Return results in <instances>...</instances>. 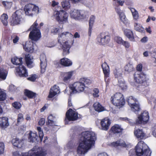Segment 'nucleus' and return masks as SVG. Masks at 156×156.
I'll return each instance as SVG.
<instances>
[{
	"instance_id": "1",
	"label": "nucleus",
	"mask_w": 156,
	"mask_h": 156,
	"mask_svg": "<svg viewBox=\"0 0 156 156\" xmlns=\"http://www.w3.org/2000/svg\"><path fill=\"white\" fill-rule=\"evenodd\" d=\"M80 137V142L77 147V153L79 156H84L94 146L96 136L94 132L86 131L82 132Z\"/></svg>"
},
{
	"instance_id": "2",
	"label": "nucleus",
	"mask_w": 156,
	"mask_h": 156,
	"mask_svg": "<svg viewBox=\"0 0 156 156\" xmlns=\"http://www.w3.org/2000/svg\"><path fill=\"white\" fill-rule=\"evenodd\" d=\"M73 37V35L68 32H63L59 34L58 41L62 46L63 55H66L69 53V49L71 45L73 43L70 40Z\"/></svg>"
},
{
	"instance_id": "3",
	"label": "nucleus",
	"mask_w": 156,
	"mask_h": 156,
	"mask_svg": "<svg viewBox=\"0 0 156 156\" xmlns=\"http://www.w3.org/2000/svg\"><path fill=\"white\" fill-rule=\"evenodd\" d=\"M137 156H151V152L148 146L143 141L139 142L135 147ZM133 151L130 150L129 152V156H136Z\"/></svg>"
},
{
	"instance_id": "4",
	"label": "nucleus",
	"mask_w": 156,
	"mask_h": 156,
	"mask_svg": "<svg viewBox=\"0 0 156 156\" xmlns=\"http://www.w3.org/2000/svg\"><path fill=\"white\" fill-rule=\"evenodd\" d=\"M134 79L136 82L140 84L137 87V89L143 92L145 87L147 86L146 75L143 73L136 71L134 74Z\"/></svg>"
},
{
	"instance_id": "5",
	"label": "nucleus",
	"mask_w": 156,
	"mask_h": 156,
	"mask_svg": "<svg viewBox=\"0 0 156 156\" xmlns=\"http://www.w3.org/2000/svg\"><path fill=\"white\" fill-rule=\"evenodd\" d=\"M38 25L37 23L35 22L31 26L29 30H31L29 35V37L32 40L37 41L41 37V33L40 30L37 28V26Z\"/></svg>"
},
{
	"instance_id": "6",
	"label": "nucleus",
	"mask_w": 156,
	"mask_h": 156,
	"mask_svg": "<svg viewBox=\"0 0 156 156\" xmlns=\"http://www.w3.org/2000/svg\"><path fill=\"white\" fill-rule=\"evenodd\" d=\"M111 100L113 104L119 108L122 107L125 104V101L122 94L116 93L112 96Z\"/></svg>"
},
{
	"instance_id": "7",
	"label": "nucleus",
	"mask_w": 156,
	"mask_h": 156,
	"mask_svg": "<svg viewBox=\"0 0 156 156\" xmlns=\"http://www.w3.org/2000/svg\"><path fill=\"white\" fill-rule=\"evenodd\" d=\"M22 156H44L46 153L42 148L34 147L28 152L21 153Z\"/></svg>"
},
{
	"instance_id": "8",
	"label": "nucleus",
	"mask_w": 156,
	"mask_h": 156,
	"mask_svg": "<svg viewBox=\"0 0 156 156\" xmlns=\"http://www.w3.org/2000/svg\"><path fill=\"white\" fill-rule=\"evenodd\" d=\"M24 10L26 15L33 16L39 13V7L34 4H29L25 5Z\"/></svg>"
},
{
	"instance_id": "9",
	"label": "nucleus",
	"mask_w": 156,
	"mask_h": 156,
	"mask_svg": "<svg viewBox=\"0 0 156 156\" xmlns=\"http://www.w3.org/2000/svg\"><path fill=\"white\" fill-rule=\"evenodd\" d=\"M23 11L21 9L17 10L12 15L10 19V23L12 26L20 23L22 20V15Z\"/></svg>"
},
{
	"instance_id": "10",
	"label": "nucleus",
	"mask_w": 156,
	"mask_h": 156,
	"mask_svg": "<svg viewBox=\"0 0 156 156\" xmlns=\"http://www.w3.org/2000/svg\"><path fill=\"white\" fill-rule=\"evenodd\" d=\"M71 18L76 20L85 19L86 17V12L84 10L73 9L69 13Z\"/></svg>"
},
{
	"instance_id": "11",
	"label": "nucleus",
	"mask_w": 156,
	"mask_h": 156,
	"mask_svg": "<svg viewBox=\"0 0 156 156\" xmlns=\"http://www.w3.org/2000/svg\"><path fill=\"white\" fill-rule=\"evenodd\" d=\"M55 19L59 23H64L68 21L69 15L63 10L57 11L54 15Z\"/></svg>"
},
{
	"instance_id": "12",
	"label": "nucleus",
	"mask_w": 156,
	"mask_h": 156,
	"mask_svg": "<svg viewBox=\"0 0 156 156\" xmlns=\"http://www.w3.org/2000/svg\"><path fill=\"white\" fill-rule=\"evenodd\" d=\"M84 86L80 80L70 85V88L71 90V94H75L77 92L83 91L84 89Z\"/></svg>"
},
{
	"instance_id": "13",
	"label": "nucleus",
	"mask_w": 156,
	"mask_h": 156,
	"mask_svg": "<svg viewBox=\"0 0 156 156\" xmlns=\"http://www.w3.org/2000/svg\"><path fill=\"white\" fill-rule=\"evenodd\" d=\"M127 101L132 111L135 112L139 110V105L138 101L136 98L132 96L129 97L127 98Z\"/></svg>"
},
{
	"instance_id": "14",
	"label": "nucleus",
	"mask_w": 156,
	"mask_h": 156,
	"mask_svg": "<svg viewBox=\"0 0 156 156\" xmlns=\"http://www.w3.org/2000/svg\"><path fill=\"white\" fill-rule=\"evenodd\" d=\"M78 118V113L70 108L66 113L65 123L66 124H68V121H75L77 120Z\"/></svg>"
},
{
	"instance_id": "15",
	"label": "nucleus",
	"mask_w": 156,
	"mask_h": 156,
	"mask_svg": "<svg viewBox=\"0 0 156 156\" xmlns=\"http://www.w3.org/2000/svg\"><path fill=\"white\" fill-rule=\"evenodd\" d=\"M110 41L109 35L105 33H101L98 35L96 38L97 43L99 44L105 45L108 44Z\"/></svg>"
},
{
	"instance_id": "16",
	"label": "nucleus",
	"mask_w": 156,
	"mask_h": 156,
	"mask_svg": "<svg viewBox=\"0 0 156 156\" xmlns=\"http://www.w3.org/2000/svg\"><path fill=\"white\" fill-rule=\"evenodd\" d=\"M149 119V116L148 112L145 111L138 117L136 122L137 124H145L148 121Z\"/></svg>"
},
{
	"instance_id": "17",
	"label": "nucleus",
	"mask_w": 156,
	"mask_h": 156,
	"mask_svg": "<svg viewBox=\"0 0 156 156\" xmlns=\"http://www.w3.org/2000/svg\"><path fill=\"white\" fill-rule=\"evenodd\" d=\"M16 74L21 77H27L28 76V73L25 67L20 65L16 68Z\"/></svg>"
},
{
	"instance_id": "18",
	"label": "nucleus",
	"mask_w": 156,
	"mask_h": 156,
	"mask_svg": "<svg viewBox=\"0 0 156 156\" xmlns=\"http://www.w3.org/2000/svg\"><path fill=\"white\" fill-rule=\"evenodd\" d=\"M103 71L105 75V80L106 82L109 81V75L110 74V69L109 66L106 62H105L101 65Z\"/></svg>"
},
{
	"instance_id": "19",
	"label": "nucleus",
	"mask_w": 156,
	"mask_h": 156,
	"mask_svg": "<svg viewBox=\"0 0 156 156\" xmlns=\"http://www.w3.org/2000/svg\"><path fill=\"white\" fill-rule=\"evenodd\" d=\"M40 60L41 72V73H43L45 71L47 64L46 57L44 54H42L40 56Z\"/></svg>"
},
{
	"instance_id": "20",
	"label": "nucleus",
	"mask_w": 156,
	"mask_h": 156,
	"mask_svg": "<svg viewBox=\"0 0 156 156\" xmlns=\"http://www.w3.org/2000/svg\"><path fill=\"white\" fill-rule=\"evenodd\" d=\"M111 123V121L107 117L102 119L101 122L102 129L107 130L108 129Z\"/></svg>"
},
{
	"instance_id": "21",
	"label": "nucleus",
	"mask_w": 156,
	"mask_h": 156,
	"mask_svg": "<svg viewBox=\"0 0 156 156\" xmlns=\"http://www.w3.org/2000/svg\"><path fill=\"white\" fill-rule=\"evenodd\" d=\"M23 49L27 52L32 53L34 51L33 43L32 41L26 42L23 45Z\"/></svg>"
},
{
	"instance_id": "22",
	"label": "nucleus",
	"mask_w": 156,
	"mask_h": 156,
	"mask_svg": "<svg viewBox=\"0 0 156 156\" xmlns=\"http://www.w3.org/2000/svg\"><path fill=\"white\" fill-rule=\"evenodd\" d=\"M59 89L58 87L56 85H55L51 88L48 97V98H51L56 94H59Z\"/></svg>"
},
{
	"instance_id": "23",
	"label": "nucleus",
	"mask_w": 156,
	"mask_h": 156,
	"mask_svg": "<svg viewBox=\"0 0 156 156\" xmlns=\"http://www.w3.org/2000/svg\"><path fill=\"white\" fill-rule=\"evenodd\" d=\"M60 63L62 66L65 67L71 66L73 64L72 61L66 58L61 59L60 61Z\"/></svg>"
},
{
	"instance_id": "24",
	"label": "nucleus",
	"mask_w": 156,
	"mask_h": 156,
	"mask_svg": "<svg viewBox=\"0 0 156 156\" xmlns=\"http://www.w3.org/2000/svg\"><path fill=\"white\" fill-rule=\"evenodd\" d=\"M25 59L26 63L28 67L31 68L34 66L33 57L31 56L30 54H28L25 55Z\"/></svg>"
},
{
	"instance_id": "25",
	"label": "nucleus",
	"mask_w": 156,
	"mask_h": 156,
	"mask_svg": "<svg viewBox=\"0 0 156 156\" xmlns=\"http://www.w3.org/2000/svg\"><path fill=\"white\" fill-rule=\"evenodd\" d=\"M134 134L138 139H143L145 138L146 135L142 129H137L134 130Z\"/></svg>"
},
{
	"instance_id": "26",
	"label": "nucleus",
	"mask_w": 156,
	"mask_h": 156,
	"mask_svg": "<svg viewBox=\"0 0 156 156\" xmlns=\"http://www.w3.org/2000/svg\"><path fill=\"white\" fill-rule=\"evenodd\" d=\"M125 35L131 41H134L135 39L133 31L128 29H126L124 30Z\"/></svg>"
},
{
	"instance_id": "27",
	"label": "nucleus",
	"mask_w": 156,
	"mask_h": 156,
	"mask_svg": "<svg viewBox=\"0 0 156 156\" xmlns=\"http://www.w3.org/2000/svg\"><path fill=\"white\" fill-rule=\"evenodd\" d=\"M9 125L8 119L5 117H0V126L3 128H7Z\"/></svg>"
},
{
	"instance_id": "28",
	"label": "nucleus",
	"mask_w": 156,
	"mask_h": 156,
	"mask_svg": "<svg viewBox=\"0 0 156 156\" xmlns=\"http://www.w3.org/2000/svg\"><path fill=\"white\" fill-rule=\"evenodd\" d=\"M12 142L13 145L18 148H21L23 145V140H20L17 138L13 139Z\"/></svg>"
},
{
	"instance_id": "29",
	"label": "nucleus",
	"mask_w": 156,
	"mask_h": 156,
	"mask_svg": "<svg viewBox=\"0 0 156 156\" xmlns=\"http://www.w3.org/2000/svg\"><path fill=\"white\" fill-rule=\"evenodd\" d=\"M38 138L35 133L30 132L29 134L28 140L30 142H36L38 141Z\"/></svg>"
},
{
	"instance_id": "30",
	"label": "nucleus",
	"mask_w": 156,
	"mask_h": 156,
	"mask_svg": "<svg viewBox=\"0 0 156 156\" xmlns=\"http://www.w3.org/2000/svg\"><path fill=\"white\" fill-rule=\"evenodd\" d=\"M74 72L70 71L68 72L64 73H63V80L67 82L69 80L73 75Z\"/></svg>"
},
{
	"instance_id": "31",
	"label": "nucleus",
	"mask_w": 156,
	"mask_h": 156,
	"mask_svg": "<svg viewBox=\"0 0 156 156\" xmlns=\"http://www.w3.org/2000/svg\"><path fill=\"white\" fill-rule=\"evenodd\" d=\"M122 69L121 68H116L114 71V73L115 78H119V79H122Z\"/></svg>"
},
{
	"instance_id": "32",
	"label": "nucleus",
	"mask_w": 156,
	"mask_h": 156,
	"mask_svg": "<svg viewBox=\"0 0 156 156\" xmlns=\"http://www.w3.org/2000/svg\"><path fill=\"white\" fill-rule=\"evenodd\" d=\"M95 19V16H91L90 18L89 21V28L88 34L89 36H90L92 31V29L94 23Z\"/></svg>"
},
{
	"instance_id": "33",
	"label": "nucleus",
	"mask_w": 156,
	"mask_h": 156,
	"mask_svg": "<svg viewBox=\"0 0 156 156\" xmlns=\"http://www.w3.org/2000/svg\"><path fill=\"white\" fill-rule=\"evenodd\" d=\"M22 58H18L17 57H14L11 59V62L14 65H22Z\"/></svg>"
},
{
	"instance_id": "34",
	"label": "nucleus",
	"mask_w": 156,
	"mask_h": 156,
	"mask_svg": "<svg viewBox=\"0 0 156 156\" xmlns=\"http://www.w3.org/2000/svg\"><path fill=\"white\" fill-rule=\"evenodd\" d=\"M95 110L98 112H101L104 110V107L98 102H96L93 105Z\"/></svg>"
},
{
	"instance_id": "35",
	"label": "nucleus",
	"mask_w": 156,
	"mask_h": 156,
	"mask_svg": "<svg viewBox=\"0 0 156 156\" xmlns=\"http://www.w3.org/2000/svg\"><path fill=\"white\" fill-rule=\"evenodd\" d=\"M112 145L114 147L120 146L122 147H126V143L122 140H120L113 142L112 143Z\"/></svg>"
},
{
	"instance_id": "36",
	"label": "nucleus",
	"mask_w": 156,
	"mask_h": 156,
	"mask_svg": "<svg viewBox=\"0 0 156 156\" xmlns=\"http://www.w3.org/2000/svg\"><path fill=\"white\" fill-rule=\"evenodd\" d=\"M62 8L65 10H68L70 7V5L69 1L63 0L61 2Z\"/></svg>"
},
{
	"instance_id": "37",
	"label": "nucleus",
	"mask_w": 156,
	"mask_h": 156,
	"mask_svg": "<svg viewBox=\"0 0 156 156\" xmlns=\"http://www.w3.org/2000/svg\"><path fill=\"white\" fill-rule=\"evenodd\" d=\"M111 130L114 133H119L121 132L122 129L118 125H115L111 128Z\"/></svg>"
},
{
	"instance_id": "38",
	"label": "nucleus",
	"mask_w": 156,
	"mask_h": 156,
	"mask_svg": "<svg viewBox=\"0 0 156 156\" xmlns=\"http://www.w3.org/2000/svg\"><path fill=\"white\" fill-rule=\"evenodd\" d=\"M8 72L6 70L3 69H0V78L2 80H5L7 75Z\"/></svg>"
},
{
	"instance_id": "39",
	"label": "nucleus",
	"mask_w": 156,
	"mask_h": 156,
	"mask_svg": "<svg viewBox=\"0 0 156 156\" xmlns=\"http://www.w3.org/2000/svg\"><path fill=\"white\" fill-rule=\"evenodd\" d=\"M119 86L123 90H125L127 88V85L126 84L125 82L123 79L118 80Z\"/></svg>"
},
{
	"instance_id": "40",
	"label": "nucleus",
	"mask_w": 156,
	"mask_h": 156,
	"mask_svg": "<svg viewBox=\"0 0 156 156\" xmlns=\"http://www.w3.org/2000/svg\"><path fill=\"white\" fill-rule=\"evenodd\" d=\"M134 29L137 31L140 32H143L144 31V28L139 24L135 23L134 24Z\"/></svg>"
},
{
	"instance_id": "41",
	"label": "nucleus",
	"mask_w": 156,
	"mask_h": 156,
	"mask_svg": "<svg viewBox=\"0 0 156 156\" xmlns=\"http://www.w3.org/2000/svg\"><path fill=\"white\" fill-rule=\"evenodd\" d=\"M125 70L126 72H130L133 70V67L132 64L129 62L127 64L125 67Z\"/></svg>"
},
{
	"instance_id": "42",
	"label": "nucleus",
	"mask_w": 156,
	"mask_h": 156,
	"mask_svg": "<svg viewBox=\"0 0 156 156\" xmlns=\"http://www.w3.org/2000/svg\"><path fill=\"white\" fill-rule=\"evenodd\" d=\"M8 19V16L6 14H3L1 16V20L3 24L5 26H7V25Z\"/></svg>"
},
{
	"instance_id": "43",
	"label": "nucleus",
	"mask_w": 156,
	"mask_h": 156,
	"mask_svg": "<svg viewBox=\"0 0 156 156\" xmlns=\"http://www.w3.org/2000/svg\"><path fill=\"white\" fill-rule=\"evenodd\" d=\"M80 80L82 83L84 85L85 87L86 85L89 84L91 83L90 80L86 78H81Z\"/></svg>"
},
{
	"instance_id": "44",
	"label": "nucleus",
	"mask_w": 156,
	"mask_h": 156,
	"mask_svg": "<svg viewBox=\"0 0 156 156\" xmlns=\"http://www.w3.org/2000/svg\"><path fill=\"white\" fill-rule=\"evenodd\" d=\"M25 95L29 98H33L35 96V94L28 90H26L25 92Z\"/></svg>"
},
{
	"instance_id": "45",
	"label": "nucleus",
	"mask_w": 156,
	"mask_h": 156,
	"mask_svg": "<svg viewBox=\"0 0 156 156\" xmlns=\"http://www.w3.org/2000/svg\"><path fill=\"white\" fill-rule=\"evenodd\" d=\"M37 129L38 132L39 138L41 141H42L44 136L43 132L41 128L40 127H37Z\"/></svg>"
},
{
	"instance_id": "46",
	"label": "nucleus",
	"mask_w": 156,
	"mask_h": 156,
	"mask_svg": "<svg viewBox=\"0 0 156 156\" xmlns=\"http://www.w3.org/2000/svg\"><path fill=\"white\" fill-rule=\"evenodd\" d=\"M115 41L118 44H122L124 41L121 37L116 36L114 37Z\"/></svg>"
},
{
	"instance_id": "47",
	"label": "nucleus",
	"mask_w": 156,
	"mask_h": 156,
	"mask_svg": "<svg viewBox=\"0 0 156 156\" xmlns=\"http://www.w3.org/2000/svg\"><path fill=\"white\" fill-rule=\"evenodd\" d=\"M6 97L5 93L0 90V100L4 101Z\"/></svg>"
},
{
	"instance_id": "48",
	"label": "nucleus",
	"mask_w": 156,
	"mask_h": 156,
	"mask_svg": "<svg viewBox=\"0 0 156 156\" xmlns=\"http://www.w3.org/2000/svg\"><path fill=\"white\" fill-rule=\"evenodd\" d=\"M3 5L4 7L7 9L10 8L11 6V2H8L6 1H3L2 2Z\"/></svg>"
},
{
	"instance_id": "49",
	"label": "nucleus",
	"mask_w": 156,
	"mask_h": 156,
	"mask_svg": "<svg viewBox=\"0 0 156 156\" xmlns=\"http://www.w3.org/2000/svg\"><path fill=\"white\" fill-rule=\"evenodd\" d=\"M24 120L23 117V115L22 113H20L18 114V118L17 119V122L18 123L20 122L23 121Z\"/></svg>"
},
{
	"instance_id": "50",
	"label": "nucleus",
	"mask_w": 156,
	"mask_h": 156,
	"mask_svg": "<svg viewBox=\"0 0 156 156\" xmlns=\"http://www.w3.org/2000/svg\"><path fill=\"white\" fill-rule=\"evenodd\" d=\"M12 105L16 109H19L21 107V105L20 104L17 102L14 103L12 104Z\"/></svg>"
},
{
	"instance_id": "51",
	"label": "nucleus",
	"mask_w": 156,
	"mask_h": 156,
	"mask_svg": "<svg viewBox=\"0 0 156 156\" xmlns=\"http://www.w3.org/2000/svg\"><path fill=\"white\" fill-rule=\"evenodd\" d=\"M37 77V76L36 74L32 75L30 77L28 78V80L32 81H34Z\"/></svg>"
},
{
	"instance_id": "52",
	"label": "nucleus",
	"mask_w": 156,
	"mask_h": 156,
	"mask_svg": "<svg viewBox=\"0 0 156 156\" xmlns=\"http://www.w3.org/2000/svg\"><path fill=\"white\" fill-rule=\"evenodd\" d=\"M124 3V1H122L121 0H117L115 2V6H119L117 5V4H118L119 5H121V6H122Z\"/></svg>"
},
{
	"instance_id": "53",
	"label": "nucleus",
	"mask_w": 156,
	"mask_h": 156,
	"mask_svg": "<svg viewBox=\"0 0 156 156\" xmlns=\"http://www.w3.org/2000/svg\"><path fill=\"white\" fill-rule=\"evenodd\" d=\"M94 93L93 94V96L94 97H98L99 96L98 94L99 92V90L97 88H95L94 90Z\"/></svg>"
},
{
	"instance_id": "54",
	"label": "nucleus",
	"mask_w": 156,
	"mask_h": 156,
	"mask_svg": "<svg viewBox=\"0 0 156 156\" xmlns=\"http://www.w3.org/2000/svg\"><path fill=\"white\" fill-rule=\"evenodd\" d=\"M4 148V144L3 142L0 143V154L3 153Z\"/></svg>"
},
{
	"instance_id": "55",
	"label": "nucleus",
	"mask_w": 156,
	"mask_h": 156,
	"mask_svg": "<svg viewBox=\"0 0 156 156\" xmlns=\"http://www.w3.org/2000/svg\"><path fill=\"white\" fill-rule=\"evenodd\" d=\"M119 15L121 20L122 21L125 20L126 18V16L123 12L119 14Z\"/></svg>"
},
{
	"instance_id": "56",
	"label": "nucleus",
	"mask_w": 156,
	"mask_h": 156,
	"mask_svg": "<svg viewBox=\"0 0 156 156\" xmlns=\"http://www.w3.org/2000/svg\"><path fill=\"white\" fill-rule=\"evenodd\" d=\"M59 29L58 28L53 27L51 30V33L55 34L58 31Z\"/></svg>"
},
{
	"instance_id": "57",
	"label": "nucleus",
	"mask_w": 156,
	"mask_h": 156,
	"mask_svg": "<svg viewBox=\"0 0 156 156\" xmlns=\"http://www.w3.org/2000/svg\"><path fill=\"white\" fill-rule=\"evenodd\" d=\"M126 48H128L130 47V44L129 42L127 41H123L122 44Z\"/></svg>"
},
{
	"instance_id": "58",
	"label": "nucleus",
	"mask_w": 156,
	"mask_h": 156,
	"mask_svg": "<svg viewBox=\"0 0 156 156\" xmlns=\"http://www.w3.org/2000/svg\"><path fill=\"white\" fill-rule=\"evenodd\" d=\"M45 122V119L44 118H41L38 122V124L39 125L42 126L44 124Z\"/></svg>"
},
{
	"instance_id": "59",
	"label": "nucleus",
	"mask_w": 156,
	"mask_h": 156,
	"mask_svg": "<svg viewBox=\"0 0 156 156\" xmlns=\"http://www.w3.org/2000/svg\"><path fill=\"white\" fill-rule=\"evenodd\" d=\"M115 10L116 11V12L118 14H119L120 13H121L122 12V11L121 10L119 6H115Z\"/></svg>"
},
{
	"instance_id": "60",
	"label": "nucleus",
	"mask_w": 156,
	"mask_h": 156,
	"mask_svg": "<svg viewBox=\"0 0 156 156\" xmlns=\"http://www.w3.org/2000/svg\"><path fill=\"white\" fill-rule=\"evenodd\" d=\"M132 15L134 19L135 20H137L138 18V14L137 11L135 12L132 13Z\"/></svg>"
},
{
	"instance_id": "61",
	"label": "nucleus",
	"mask_w": 156,
	"mask_h": 156,
	"mask_svg": "<svg viewBox=\"0 0 156 156\" xmlns=\"http://www.w3.org/2000/svg\"><path fill=\"white\" fill-rule=\"evenodd\" d=\"M46 124L47 125H49L51 126H53L55 125V122L52 120H48L47 122H46Z\"/></svg>"
},
{
	"instance_id": "62",
	"label": "nucleus",
	"mask_w": 156,
	"mask_h": 156,
	"mask_svg": "<svg viewBox=\"0 0 156 156\" xmlns=\"http://www.w3.org/2000/svg\"><path fill=\"white\" fill-rule=\"evenodd\" d=\"M142 65L141 64H139L136 67V69L137 71L140 72L142 70Z\"/></svg>"
},
{
	"instance_id": "63",
	"label": "nucleus",
	"mask_w": 156,
	"mask_h": 156,
	"mask_svg": "<svg viewBox=\"0 0 156 156\" xmlns=\"http://www.w3.org/2000/svg\"><path fill=\"white\" fill-rule=\"evenodd\" d=\"M16 88V87L13 85L12 84L9 86V89L10 90L12 91L14 90Z\"/></svg>"
},
{
	"instance_id": "64",
	"label": "nucleus",
	"mask_w": 156,
	"mask_h": 156,
	"mask_svg": "<svg viewBox=\"0 0 156 156\" xmlns=\"http://www.w3.org/2000/svg\"><path fill=\"white\" fill-rule=\"evenodd\" d=\"M13 154L14 156H22L21 154H20L19 152L18 151L14 152L13 153Z\"/></svg>"
}]
</instances>
